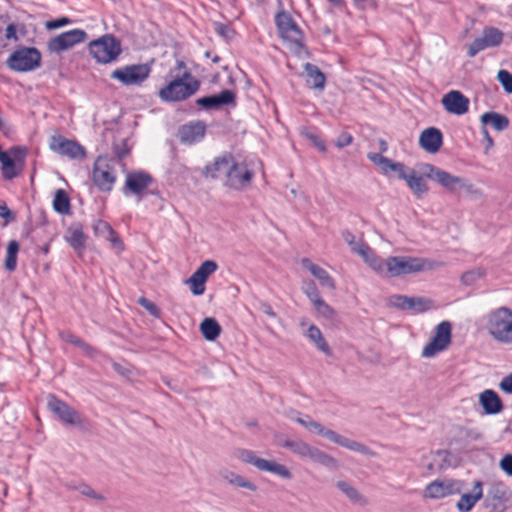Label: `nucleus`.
<instances>
[{"label": "nucleus", "instance_id": "nucleus-4", "mask_svg": "<svg viewBox=\"0 0 512 512\" xmlns=\"http://www.w3.org/2000/svg\"><path fill=\"white\" fill-rule=\"evenodd\" d=\"M281 446L289 449L301 459L309 460L326 468L337 469L339 466L338 461L333 456L301 439L285 440Z\"/></svg>", "mask_w": 512, "mask_h": 512}, {"label": "nucleus", "instance_id": "nucleus-45", "mask_svg": "<svg viewBox=\"0 0 512 512\" xmlns=\"http://www.w3.org/2000/svg\"><path fill=\"white\" fill-rule=\"evenodd\" d=\"M70 489H74L78 491L81 495L96 500L98 502L106 501V497L98 492H96L91 486L86 483H80L76 486L69 487Z\"/></svg>", "mask_w": 512, "mask_h": 512}, {"label": "nucleus", "instance_id": "nucleus-48", "mask_svg": "<svg viewBox=\"0 0 512 512\" xmlns=\"http://www.w3.org/2000/svg\"><path fill=\"white\" fill-rule=\"evenodd\" d=\"M342 237L345 242L350 246L351 250L360 256L359 249L368 248L369 246L365 244L362 240H357L356 237L349 231H344L342 233Z\"/></svg>", "mask_w": 512, "mask_h": 512}, {"label": "nucleus", "instance_id": "nucleus-36", "mask_svg": "<svg viewBox=\"0 0 512 512\" xmlns=\"http://www.w3.org/2000/svg\"><path fill=\"white\" fill-rule=\"evenodd\" d=\"M405 182L417 198H422L428 192L426 180L418 175L414 169L405 179Z\"/></svg>", "mask_w": 512, "mask_h": 512}, {"label": "nucleus", "instance_id": "nucleus-13", "mask_svg": "<svg viewBox=\"0 0 512 512\" xmlns=\"http://www.w3.org/2000/svg\"><path fill=\"white\" fill-rule=\"evenodd\" d=\"M153 183L152 176L144 171H132L127 173L123 186L125 196L135 195L141 201L147 190Z\"/></svg>", "mask_w": 512, "mask_h": 512}, {"label": "nucleus", "instance_id": "nucleus-44", "mask_svg": "<svg viewBox=\"0 0 512 512\" xmlns=\"http://www.w3.org/2000/svg\"><path fill=\"white\" fill-rule=\"evenodd\" d=\"M433 308V302L424 297H409L408 310L415 313L425 312Z\"/></svg>", "mask_w": 512, "mask_h": 512}, {"label": "nucleus", "instance_id": "nucleus-34", "mask_svg": "<svg viewBox=\"0 0 512 512\" xmlns=\"http://www.w3.org/2000/svg\"><path fill=\"white\" fill-rule=\"evenodd\" d=\"M364 262L375 272L386 276V260L376 256L370 247L359 249Z\"/></svg>", "mask_w": 512, "mask_h": 512}, {"label": "nucleus", "instance_id": "nucleus-38", "mask_svg": "<svg viewBox=\"0 0 512 512\" xmlns=\"http://www.w3.org/2000/svg\"><path fill=\"white\" fill-rule=\"evenodd\" d=\"M304 71L307 75V83L315 89H323L325 86V75L320 71V69L311 63H306L304 65Z\"/></svg>", "mask_w": 512, "mask_h": 512}, {"label": "nucleus", "instance_id": "nucleus-64", "mask_svg": "<svg viewBox=\"0 0 512 512\" xmlns=\"http://www.w3.org/2000/svg\"><path fill=\"white\" fill-rule=\"evenodd\" d=\"M0 217L5 219L6 223L13 220V215L6 205H0Z\"/></svg>", "mask_w": 512, "mask_h": 512}, {"label": "nucleus", "instance_id": "nucleus-19", "mask_svg": "<svg viewBox=\"0 0 512 512\" xmlns=\"http://www.w3.org/2000/svg\"><path fill=\"white\" fill-rule=\"evenodd\" d=\"M86 38L87 33L84 30L78 28L72 29L50 39L48 42V49L50 52L60 53L84 42Z\"/></svg>", "mask_w": 512, "mask_h": 512}, {"label": "nucleus", "instance_id": "nucleus-12", "mask_svg": "<svg viewBox=\"0 0 512 512\" xmlns=\"http://www.w3.org/2000/svg\"><path fill=\"white\" fill-rule=\"evenodd\" d=\"M150 72L147 64H132L115 69L111 73V78L125 86L141 85L149 77Z\"/></svg>", "mask_w": 512, "mask_h": 512}, {"label": "nucleus", "instance_id": "nucleus-14", "mask_svg": "<svg viewBox=\"0 0 512 512\" xmlns=\"http://www.w3.org/2000/svg\"><path fill=\"white\" fill-rule=\"evenodd\" d=\"M47 407L65 424L77 427L84 426V419L82 416L75 409L54 395H48Z\"/></svg>", "mask_w": 512, "mask_h": 512}, {"label": "nucleus", "instance_id": "nucleus-21", "mask_svg": "<svg viewBox=\"0 0 512 512\" xmlns=\"http://www.w3.org/2000/svg\"><path fill=\"white\" fill-rule=\"evenodd\" d=\"M367 158L385 174L391 175L395 173L397 177L403 181L413 171L412 168L405 166L403 163L394 162L391 159L382 156L380 153L370 152L367 154Z\"/></svg>", "mask_w": 512, "mask_h": 512}, {"label": "nucleus", "instance_id": "nucleus-7", "mask_svg": "<svg viewBox=\"0 0 512 512\" xmlns=\"http://www.w3.org/2000/svg\"><path fill=\"white\" fill-rule=\"evenodd\" d=\"M307 430L311 433L323 436L324 438L328 439L329 441H331L341 447H344L350 451H354V452H357V453H360L362 455H366L369 457L376 456V453L374 451H372L366 445H364L356 440L347 438L329 428H326L321 423H319L315 420H312L310 422Z\"/></svg>", "mask_w": 512, "mask_h": 512}, {"label": "nucleus", "instance_id": "nucleus-10", "mask_svg": "<svg viewBox=\"0 0 512 512\" xmlns=\"http://www.w3.org/2000/svg\"><path fill=\"white\" fill-rule=\"evenodd\" d=\"M41 64V54L34 47H21L11 53L7 59L8 67L17 72H29Z\"/></svg>", "mask_w": 512, "mask_h": 512}, {"label": "nucleus", "instance_id": "nucleus-27", "mask_svg": "<svg viewBox=\"0 0 512 512\" xmlns=\"http://www.w3.org/2000/svg\"><path fill=\"white\" fill-rule=\"evenodd\" d=\"M235 98V93L226 89L221 91L219 95L199 98L197 104L205 109H213L223 105L234 104Z\"/></svg>", "mask_w": 512, "mask_h": 512}, {"label": "nucleus", "instance_id": "nucleus-2", "mask_svg": "<svg viewBox=\"0 0 512 512\" xmlns=\"http://www.w3.org/2000/svg\"><path fill=\"white\" fill-rule=\"evenodd\" d=\"M275 22L286 47L298 57L307 56L304 34L292 16L282 11L276 15Z\"/></svg>", "mask_w": 512, "mask_h": 512}, {"label": "nucleus", "instance_id": "nucleus-59", "mask_svg": "<svg viewBox=\"0 0 512 512\" xmlns=\"http://www.w3.org/2000/svg\"><path fill=\"white\" fill-rule=\"evenodd\" d=\"M71 20L67 17H62L56 20L48 21L46 22V28L47 29H58L60 27H63L67 24H69Z\"/></svg>", "mask_w": 512, "mask_h": 512}, {"label": "nucleus", "instance_id": "nucleus-42", "mask_svg": "<svg viewBox=\"0 0 512 512\" xmlns=\"http://www.w3.org/2000/svg\"><path fill=\"white\" fill-rule=\"evenodd\" d=\"M19 243L16 240L9 241L7 245V253L5 257L4 267L6 270L12 272L17 266V254L19 252Z\"/></svg>", "mask_w": 512, "mask_h": 512}, {"label": "nucleus", "instance_id": "nucleus-54", "mask_svg": "<svg viewBox=\"0 0 512 512\" xmlns=\"http://www.w3.org/2000/svg\"><path fill=\"white\" fill-rule=\"evenodd\" d=\"M409 297L404 295H392L388 298V304L401 310H408Z\"/></svg>", "mask_w": 512, "mask_h": 512}, {"label": "nucleus", "instance_id": "nucleus-5", "mask_svg": "<svg viewBox=\"0 0 512 512\" xmlns=\"http://www.w3.org/2000/svg\"><path fill=\"white\" fill-rule=\"evenodd\" d=\"M199 85V81L185 71L182 76L163 87L159 91V97L165 102L181 101L193 95L199 89Z\"/></svg>", "mask_w": 512, "mask_h": 512}, {"label": "nucleus", "instance_id": "nucleus-63", "mask_svg": "<svg viewBox=\"0 0 512 512\" xmlns=\"http://www.w3.org/2000/svg\"><path fill=\"white\" fill-rule=\"evenodd\" d=\"M307 137L319 149V151H326L325 143L318 136L314 134H307Z\"/></svg>", "mask_w": 512, "mask_h": 512}, {"label": "nucleus", "instance_id": "nucleus-30", "mask_svg": "<svg viewBox=\"0 0 512 512\" xmlns=\"http://www.w3.org/2000/svg\"><path fill=\"white\" fill-rule=\"evenodd\" d=\"M483 497L482 483H474L472 493L463 494L458 500L456 507L460 512H469L475 504Z\"/></svg>", "mask_w": 512, "mask_h": 512}, {"label": "nucleus", "instance_id": "nucleus-31", "mask_svg": "<svg viewBox=\"0 0 512 512\" xmlns=\"http://www.w3.org/2000/svg\"><path fill=\"white\" fill-rule=\"evenodd\" d=\"M65 240L78 253L81 254L85 248L86 235L80 224L71 225L66 232Z\"/></svg>", "mask_w": 512, "mask_h": 512}, {"label": "nucleus", "instance_id": "nucleus-50", "mask_svg": "<svg viewBox=\"0 0 512 512\" xmlns=\"http://www.w3.org/2000/svg\"><path fill=\"white\" fill-rule=\"evenodd\" d=\"M60 336L63 341L71 343L75 346H78L81 349H83L84 351H86L87 353H91L92 348L88 344H86L84 341H82L79 337H77L76 335H74L68 331H64V332L60 333Z\"/></svg>", "mask_w": 512, "mask_h": 512}, {"label": "nucleus", "instance_id": "nucleus-26", "mask_svg": "<svg viewBox=\"0 0 512 512\" xmlns=\"http://www.w3.org/2000/svg\"><path fill=\"white\" fill-rule=\"evenodd\" d=\"M442 142V133L435 127H429L423 130L419 137L420 146L429 153L438 152Z\"/></svg>", "mask_w": 512, "mask_h": 512}, {"label": "nucleus", "instance_id": "nucleus-41", "mask_svg": "<svg viewBox=\"0 0 512 512\" xmlns=\"http://www.w3.org/2000/svg\"><path fill=\"white\" fill-rule=\"evenodd\" d=\"M200 331L206 340L213 341L219 336L221 327L214 318H205L200 324Z\"/></svg>", "mask_w": 512, "mask_h": 512}, {"label": "nucleus", "instance_id": "nucleus-51", "mask_svg": "<svg viewBox=\"0 0 512 512\" xmlns=\"http://www.w3.org/2000/svg\"><path fill=\"white\" fill-rule=\"evenodd\" d=\"M459 190H463L472 199H479L483 196L482 190L474 186V184L464 177L459 186Z\"/></svg>", "mask_w": 512, "mask_h": 512}, {"label": "nucleus", "instance_id": "nucleus-18", "mask_svg": "<svg viewBox=\"0 0 512 512\" xmlns=\"http://www.w3.org/2000/svg\"><path fill=\"white\" fill-rule=\"evenodd\" d=\"M422 171L427 178L435 181L447 191L452 193L459 191L463 177L455 176L431 164L424 165Z\"/></svg>", "mask_w": 512, "mask_h": 512}, {"label": "nucleus", "instance_id": "nucleus-25", "mask_svg": "<svg viewBox=\"0 0 512 512\" xmlns=\"http://www.w3.org/2000/svg\"><path fill=\"white\" fill-rule=\"evenodd\" d=\"M218 473L220 478L226 484L234 488L246 489L251 492H256L258 489L257 485L254 482H252L245 476L236 473L233 470H230L228 468H221Z\"/></svg>", "mask_w": 512, "mask_h": 512}, {"label": "nucleus", "instance_id": "nucleus-20", "mask_svg": "<svg viewBox=\"0 0 512 512\" xmlns=\"http://www.w3.org/2000/svg\"><path fill=\"white\" fill-rule=\"evenodd\" d=\"M92 178L94 184L101 191H110L115 182V172L109 161L104 157H98L95 161Z\"/></svg>", "mask_w": 512, "mask_h": 512}, {"label": "nucleus", "instance_id": "nucleus-53", "mask_svg": "<svg viewBox=\"0 0 512 512\" xmlns=\"http://www.w3.org/2000/svg\"><path fill=\"white\" fill-rule=\"evenodd\" d=\"M497 80L502 85L507 93H512V74L507 70H499L497 73Z\"/></svg>", "mask_w": 512, "mask_h": 512}, {"label": "nucleus", "instance_id": "nucleus-55", "mask_svg": "<svg viewBox=\"0 0 512 512\" xmlns=\"http://www.w3.org/2000/svg\"><path fill=\"white\" fill-rule=\"evenodd\" d=\"M215 32L225 40H230L234 37V30L225 24L222 23H214Z\"/></svg>", "mask_w": 512, "mask_h": 512}, {"label": "nucleus", "instance_id": "nucleus-43", "mask_svg": "<svg viewBox=\"0 0 512 512\" xmlns=\"http://www.w3.org/2000/svg\"><path fill=\"white\" fill-rule=\"evenodd\" d=\"M53 208L56 212L60 214H68L70 211V200L67 195V193L62 190L58 189L55 192L54 199H53Z\"/></svg>", "mask_w": 512, "mask_h": 512}, {"label": "nucleus", "instance_id": "nucleus-16", "mask_svg": "<svg viewBox=\"0 0 512 512\" xmlns=\"http://www.w3.org/2000/svg\"><path fill=\"white\" fill-rule=\"evenodd\" d=\"M49 148L55 153L74 160L83 159L86 156L82 145L61 135H53L50 138Z\"/></svg>", "mask_w": 512, "mask_h": 512}, {"label": "nucleus", "instance_id": "nucleus-1", "mask_svg": "<svg viewBox=\"0 0 512 512\" xmlns=\"http://www.w3.org/2000/svg\"><path fill=\"white\" fill-rule=\"evenodd\" d=\"M256 161H237L232 155L218 157L206 165L204 175L213 179L224 177V185L236 191L247 189L255 175Z\"/></svg>", "mask_w": 512, "mask_h": 512}, {"label": "nucleus", "instance_id": "nucleus-57", "mask_svg": "<svg viewBox=\"0 0 512 512\" xmlns=\"http://www.w3.org/2000/svg\"><path fill=\"white\" fill-rule=\"evenodd\" d=\"M139 304L145 308L151 315L157 317L159 315L158 307L146 298H140Z\"/></svg>", "mask_w": 512, "mask_h": 512}, {"label": "nucleus", "instance_id": "nucleus-60", "mask_svg": "<svg viewBox=\"0 0 512 512\" xmlns=\"http://www.w3.org/2000/svg\"><path fill=\"white\" fill-rule=\"evenodd\" d=\"M259 310L270 318L276 317V313L274 312L272 306L268 302H265V301L260 302Z\"/></svg>", "mask_w": 512, "mask_h": 512}, {"label": "nucleus", "instance_id": "nucleus-40", "mask_svg": "<svg viewBox=\"0 0 512 512\" xmlns=\"http://www.w3.org/2000/svg\"><path fill=\"white\" fill-rule=\"evenodd\" d=\"M480 120L483 125L489 124L497 131H503L509 125L508 118L496 112H486L481 115Z\"/></svg>", "mask_w": 512, "mask_h": 512}, {"label": "nucleus", "instance_id": "nucleus-32", "mask_svg": "<svg viewBox=\"0 0 512 512\" xmlns=\"http://www.w3.org/2000/svg\"><path fill=\"white\" fill-rule=\"evenodd\" d=\"M479 402L486 414H497L502 410L499 396L493 390H485L479 395Z\"/></svg>", "mask_w": 512, "mask_h": 512}, {"label": "nucleus", "instance_id": "nucleus-46", "mask_svg": "<svg viewBox=\"0 0 512 512\" xmlns=\"http://www.w3.org/2000/svg\"><path fill=\"white\" fill-rule=\"evenodd\" d=\"M317 312V314L326 319V320H333L336 317L335 310L328 305L322 298L317 300L312 304Z\"/></svg>", "mask_w": 512, "mask_h": 512}, {"label": "nucleus", "instance_id": "nucleus-6", "mask_svg": "<svg viewBox=\"0 0 512 512\" xmlns=\"http://www.w3.org/2000/svg\"><path fill=\"white\" fill-rule=\"evenodd\" d=\"M434 268L426 259L409 256H391L386 259V276L398 277Z\"/></svg>", "mask_w": 512, "mask_h": 512}, {"label": "nucleus", "instance_id": "nucleus-33", "mask_svg": "<svg viewBox=\"0 0 512 512\" xmlns=\"http://www.w3.org/2000/svg\"><path fill=\"white\" fill-rule=\"evenodd\" d=\"M336 487L343 493L352 503L365 506L368 504L367 498L362 495L351 483L339 480L336 482Z\"/></svg>", "mask_w": 512, "mask_h": 512}, {"label": "nucleus", "instance_id": "nucleus-11", "mask_svg": "<svg viewBox=\"0 0 512 512\" xmlns=\"http://www.w3.org/2000/svg\"><path fill=\"white\" fill-rule=\"evenodd\" d=\"M452 325L449 321L440 322L434 329L432 339L422 350V357L432 358L445 351L451 343Z\"/></svg>", "mask_w": 512, "mask_h": 512}, {"label": "nucleus", "instance_id": "nucleus-58", "mask_svg": "<svg viewBox=\"0 0 512 512\" xmlns=\"http://www.w3.org/2000/svg\"><path fill=\"white\" fill-rule=\"evenodd\" d=\"M352 140H353V137L351 134H349L347 132H343L337 137V139L335 141V145L338 148H343V147L350 145L352 143Z\"/></svg>", "mask_w": 512, "mask_h": 512}, {"label": "nucleus", "instance_id": "nucleus-9", "mask_svg": "<svg viewBox=\"0 0 512 512\" xmlns=\"http://www.w3.org/2000/svg\"><path fill=\"white\" fill-rule=\"evenodd\" d=\"M88 48L92 57L102 64L116 61L122 51L120 42L110 34L91 41Z\"/></svg>", "mask_w": 512, "mask_h": 512}, {"label": "nucleus", "instance_id": "nucleus-56", "mask_svg": "<svg viewBox=\"0 0 512 512\" xmlns=\"http://www.w3.org/2000/svg\"><path fill=\"white\" fill-rule=\"evenodd\" d=\"M500 468L503 472H505L508 476H512V455H505L499 463Z\"/></svg>", "mask_w": 512, "mask_h": 512}, {"label": "nucleus", "instance_id": "nucleus-8", "mask_svg": "<svg viewBox=\"0 0 512 512\" xmlns=\"http://www.w3.org/2000/svg\"><path fill=\"white\" fill-rule=\"evenodd\" d=\"M234 455L241 462L250 464L260 471L269 472L286 480H290L292 478V473L287 466L274 460L261 458L257 456L254 451L238 449L235 451Z\"/></svg>", "mask_w": 512, "mask_h": 512}, {"label": "nucleus", "instance_id": "nucleus-22", "mask_svg": "<svg viewBox=\"0 0 512 512\" xmlns=\"http://www.w3.org/2000/svg\"><path fill=\"white\" fill-rule=\"evenodd\" d=\"M217 270L216 262L212 260L204 261L197 270L186 280L191 292L195 296L203 295L205 292V283L208 277Z\"/></svg>", "mask_w": 512, "mask_h": 512}, {"label": "nucleus", "instance_id": "nucleus-29", "mask_svg": "<svg viewBox=\"0 0 512 512\" xmlns=\"http://www.w3.org/2000/svg\"><path fill=\"white\" fill-rule=\"evenodd\" d=\"M301 265L319 281L322 287L330 290L335 289V281L325 269L312 263L308 258H303Z\"/></svg>", "mask_w": 512, "mask_h": 512}, {"label": "nucleus", "instance_id": "nucleus-24", "mask_svg": "<svg viewBox=\"0 0 512 512\" xmlns=\"http://www.w3.org/2000/svg\"><path fill=\"white\" fill-rule=\"evenodd\" d=\"M441 104L448 113L461 116L468 112L470 101L462 92L451 90L442 97Z\"/></svg>", "mask_w": 512, "mask_h": 512}, {"label": "nucleus", "instance_id": "nucleus-61", "mask_svg": "<svg viewBox=\"0 0 512 512\" xmlns=\"http://www.w3.org/2000/svg\"><path fill=\"white\" fill-rule=\"evenodd\" d=\"M499 386L503 391L512 394V373L504 377Z\"/></svg>", "mask_w": 512, "mask_h": 512}, {"label": "nucleus", "instance_id": "nucleus-37", "mask_svg": "<svg viewBox=\"0 0 512 512\" xmlns=\"http://www.w3.org/2000/svg\"><path fill=\"white\" fill-rule=\"evenodd\" d=\"M306 337L324 354H332L329 345L323 337L321 330L316 325H310L305 333Z\"/></svg>", "mask_w": 512, "mask_h": 512}, {"label": "nucleus", "instance_id": "nucleus-47", "mask_svg": "<svg viewBox=\"0 0 512 512\" xmlns=\"http://www.w3.org/2000/svg\"><path fill=\"white\" fill-rule=\"evenodd\" d=\"M485 276V270L482 268H475L462 274L461 281L465 285H473Z\"/></svg>", "mask_w": 512, "mask_h": 512}, {"label": "nucleus", "instance_id": "nucleus-17", "mask_svg": "<svg viewBox=\"0 0 512 512\" xmlns=\"http://www.w3.org/2000/svg\"><path fill=\"white\" fill-rule=\"evenodd\" d=\"M504 34L497 28L485 27L482 31V35L476 38L467 49L469 57L476 56L480 51L486 48L497 47L503 41Z\"/></svg>", "mask_w": 512, "mask_h": 512}, {"label": "nucleus", "instance_id": "nucleus-23", "mask_svg": "<svg viewBox=\"0 0 512 512\" xmlns=\"http://www.w3.org/2000/svg\"><path fill=\"white\" fill-rule=\"evenodd\" d=\"M462 486V482L453 479L435 480L426 486L424 496L431 499L444 498L459 494L462 491Z\"/></svg>", "mask_w": 512, "mask_h": 512}, {"label": "nucleus", "instance_id": "nucleus-62", "mask_svg": "<svg viewBox=\"0 0 512 512\" xmlns=\"http://www.w3.org/2000/svg\"><path fill=\"white\" fill-rule=\"evenodd\" d=\"M293 414L297 416L296 422L305 429L308 428V425L313 420L309 415H302L300 412H293Z\"/></svg>", "mask_w": 512, "mask_h": 512}, {"label": "nucleus", "instance_id": "nucleus-39", "mask_svg": "<svg viewBox=\"0 0 512 512\" xmlns=\"http://www.w3.org/2000/svg\"><path fill=\"white\" fill-rule=\"evenodd\" d=\"M508 489L502 484L493 485L487 492V506L497 509L500 503L506 500Z\"/></svg>", "mask_w": 512, "mask_h": 512}, {"label": "nucleus", "instance_id": "nucleus-52", "mask_svg": "<svg viewBox=\"0 0 512 512\" xmlns=\"http://www.w3.org/2000/svg\"><path fill=\"white\" fill-rule=\"evenodd\" d=\"M303 292L307 296V298L310 300V302L313 304L317 300L321 299L320 293L315 285L314 282L309 281L305 282L303 286Z\"/></svg>", "mask_w": 512, "mask_h": 512}, {"label": "nucleus", "instance_id": "nucleus-15", "mask_svg": "<svg viewBox=\"0 0 512 512\" xmlns=\"http://www.w3.org/2000/svg\"><path fill=\"white\" fill-rule=\"evenodd\" d=\"M25 155L26 149L20 147H13L0 155L2 175L5 179H13L20 173Z\"/></svg>", "mask_w": 512, "mask_h": 512}, {"label": "nucleus", "instance_id": "nucleus-3", "mask_svg": "<svg viewBox=\"0 0 512 512\" xmlns=\"http://www.w3.org/2000/svg\"><path fill=\"white\" fill-rule=\"evenodd\" d=\"M487 330L492 338L501 344H512V310L499 307L487 316Z\"/></svg>", "mask_w": 512, "mask_h": 512}, {"label": "nucleus", "instance_id": "nucleus-28", "mask_svg": "<svg viewBox=\"0 0 512 512\" xmlns=\"http://www.w3.org/2000/svg\"><path fill=\"white\" fill-rule=\"evenodd\" d=\"M205 135V125L201 122H194L183 125L179 130L181 142L194 144L199 142Z\"/></svg>", "mask_w": 512, "mask_h": 512}, {"label": "nucleus", "instance_id": "nucleus-35", "mask_svg": "<svg viewBox=\"0 0 512 512\" xmlns=\"http://www.w3.org/2000/svg\"><path fill=\"white\" fill-rule=\"evenodd\" d=\"M93 230L95 235L105 238L106 240L110 241L115 247L122 249V242L107 222L103 220L95 221L93 224Z\"/></svg>", "mask_w": 512, "mask_h": 512}, {"label": "nucleus", "instance_id": "nucleus-49", "mask_svg": "<svg viewBox=\"0 0 512 512\" xmlns=\"http://www.w3.org/2000/svg\"><path fill=\"white\" fill-rule=\"evenodd\" d=\"M445 452L438 450L436 452H431L428 455L423 456L422 458V466L428 471L433 472L435 471V461L437 458H443L445 456Z\"/></svg>", "mask_w": 512, "mask_h": 512}]
</instances>
